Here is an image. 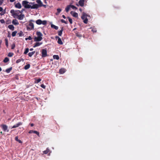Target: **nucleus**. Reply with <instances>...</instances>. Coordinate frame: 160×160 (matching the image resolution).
<instances>
[{"instance_id": "nucleus-1", "label": "nucleus", "mask_w": 160, "mask_h": 160, "mask_svg": "<svg viewBox=\"0 0 160 160\" xmlns=\"http://www.w3.org/2000/svg\"><path fill=\"white\" fill-rule=\"evenodd\" d=\"M29 3V2L27 1H23L22 2V6H24L26 8H31V9H34V8H32L33 5L31 6L28 4ZM29 4L32 5L33 4V3L30 2L29 3Z\"/></svg>"}, {"instance_id": "nucleus-2", "label": "nucleus", "mask_w": 160, "mask_h": 160, "mask_svg": "<svg viewBox=\"0 0 160 160\" xmlns=\"http://www.w3.org/2000/svg\"><path fill=\"white\" fill-rule=\"evenodd\" d=\"M36 35L37 36V37H35L34 38V41H41L42 39V36H43L41 32L39 31H37L36 33Z\"/></svg>"}, {"instance_id": "nucleus-3", "label": "nucleus", "mask_w": 160, "mask_h": 160, "mask_svg": "<svg viewBox=\"0 0 160 160\" xmlns=\"http://www.w3.org/2000/svg\"><path fill=\"white\" fill-rule=\"evenodd\" d=\"M36 2L38 4H35L33 5L32 8L34 9H38L39 7H42V3L41 0H37Z\"/></svg>"}, {"instance_id": "nucleus-4", "label": "nucleus", "mask_w": 160, "mask_h": 160, "mask_svg": "<svg viewBox=\"0 0 160 160\" xmlns=\"http://www.w3.org/2000/svg\"><path fill=\"white\" fill-rule=\"evenodd\" d=\"M88 16L89 17L90 16L89 15H88L84 12H82L81 18L83 20V22L85 24H87L88 22V19L87 18Z\"/></svg>"}, {"instance_id": "nucleus-5", "label": "nucleus", "mask_w": 160, "mask_h": 160, "mask_svg": "<svg viewBox=\"0 0 160 160\" xmlns=\"http://www.w3.org/2000/svg\"><path fill=\"white\" fill-rule=\"evenodd\" d=\"M34 24L32 22H30L28 26H27V30H32L34 28Z\"/></svg>"}, {"instance_id": "nucleus-6", "label": "nucleus", "mask_w": 160, "mask_h": 160, "mask_svg": "<svg viewBox=\"0 0 160 160\" xmlns=\"http://www.w3.org/2000/svg\"><path fill=\"white\" fill-rule=\"evenodd\" d=\"M18 11H19V10L14 11L13 9H12L10 11V12L12 14V16L14 18H16V16H18V14H19V13L18 12Z\"/></svg>"}, {"instance_id": "nucleus-7", "label": "nucleus", "mask_w": 160, "mask_h": 160, "mask_svg": "<svg viewBox=\"0 0 160 160\" xmlns=\"http://www.w3.org/2000/svg\"><path fill=\"white\" fill-rule=\"evenodd\" d=\"M42 57H45L47 56V51L46 49H42Z\"/></svg>"}, {"instance_id": "nucleus-8", "label": "nucleus", "mask_w": 160, "mask_h": 160, "mask_svg": "<svg viewBox=\"0 0 160 160\" xmlns=\"http://www.w3.org/2000/svg\"><path fill=\"white\" fill-rule=\"evenodd\" d=\"M1 127L4 132H8L9 130L8 129V127L7 125L5 124H2L1 125Z\"/></svg>"}, {"instance_id": "nucleus-9", "label": "nucleus", "mask_w": 160, "mask_h": 160, "mask_svg": "<svg viewBox=\"0 0 160 160\" xmlns=\"http://www.w3.org/2000/svg\"><path fill=\"white\" fill-rule=\"evenodd\" d=\"M24 17L25 16L24 14H21L20 15H18V16H16V18H17L19 20H22L23 19Z\"/></svg>"}, {"instance_id": "nucleus-10", "label": "nucleus", "mask_w": 160, "mask_h": 160, "mask_svg": "<svg viewBox=\"0 0 160 160\" xmlns=\"http://www.w3.org/2000/svg\"><path fill=\"white\" fill-rule=\"evenodd\" d=\"M22 123L21 122H18V123L13 125L12 128L11 129L15 128L18 127L22 125Z\"/></svg>"}, {"instance_id": "nucleus-11", "label": "nucleus", "mask_w": 160, "mask_h": 160, "mask_svg": "<svg viewBox=\"0 0 160 160\" xmlns=\"http://www.w3.org/2000/svg\"><path fill=\"white\" fill-rule=\"evenodd\" d=\"M84 0H80L78 2L79 5L81 7H83L84 5Z\"/></svg>"}, {"instance_id": "nucleus-12", "label": "nucleus", "mask_w": 160, "mask_h": 160, "mask_svg": "<svg viewBox=\"0 0 160 160\" xmlns=\"http://www.w3.org/2000/svg\"><path fill=\"white\" fill-rule=\"evenodd\" d=\"M70 13L73 16V17L77 18L78 16V14L77 12H73L72 11H71Z\"/></svg>"}, {"instance_id": "nucleus-13", "label": "nucleus", "mask_w": 160, "mask_h": 160, "mask_svg": "<svg viewBox=\"0 0 160 160\" xmlns=\"http://www.w3.org/2000/svg\"><path fill=\"white\" fill-rule=\"evenodd\" d=\"M15 6L16 8L19 9L21 8L22 7L21 5L19 2H18L16 4Z\"/></svg>"}, {"instance_id": "nucleus-14", "label": "nucleus", "mask_w": 160, "mask_h": 160, "mask_svg": "<svg viewBox=\"0 0 160 160\" xmlns=\"http://www.w3.org/2000/svg\"><path fill=\"white\" fill-rule=\"evenodd\" d=\"M12 23L15 25H18L19 24V23L18 20L16 19H14L12 20Z\"/></svg>"}, {"instance_id": "nucleus-15", "label": "nucleus", "mask_w": 160, "mask_h": 160, "mask_svg": "<svg viewBox=\"0 0 160 160\" xmlns=\"http://www.w3.org/2000/svg\"><path fill=\"white\" fill-rule=\"evenodd\" d=\"M42 44V42H37L34 44L33 47L35 48L36 47L39 46Z\"/></svg>"}, {"instance_id": "nucleus-16", "label": "nucleus", "mask_w": 160, "mask_h": 160, "mask_svg": "<svg viewBox=\"0 0 160 160\" xmlns=\"http://www.w3.org/2000/svg\"><path fill=\"white\" fill-rule=\"evenodd\" d=\"M63 30V28L62 27L61 29L58 32V35L59 36H61L62 34V32Z\"/></svg>"}, {"instance_id": "nucleus-17", "label": "nucleus", "mask_w": 160, "mask_h": 160, "mask_svg": "<svg viewBox=\"0 0 160 160\" xmlns=\"http://www.w3.org/2000/svg\"><path fill=\"white\" fill-rule=\"evenodd\" d=\"M8 28L12 31H13L14 29V26L12 25H10L8 26Z\"/></svg>"}, {"instance_id": "nucleus-18", "label": "nucleus", "mask_w": 160, "mask_h": 160, "mask_svg": "<svg viewBox=\"0 0 160 160\" xmlns=\"http://www.w3.org/2000/svg\"><path fill=\"white\" fill-rule=\"evenodd\" d=\"M50 151V149L49 148H47L46 150H45L43 152V154H48Z\"/></svg>"}, {"instance_id": "nucleus-19", "label": "nucleus", "mask_w": 160, "mask_h": 160, "mask_svg": "<svg viewBox=\"0 0 160 160\" xmlns=\"http://www.w3.org/2000/svg\"><path fill=\"white\" fill-rule=\"evenodd\" d=\"M42 21L41 19H38L36 21V22L38 25L42 24Z\"/></svg>"}, {"instance_id": "nucleus-20", "label": "nucleus", "mask_w": 160, "mask_h": 160, "mask_svg": "<svg viewBox=\"0 0 160 160\" xmlns=\"http://www.w3.org/2000/svg\"><path fill=\"white\" fill-rule=\"evenodd\" d=\"M70 8H71L70 5H68L65 8V11L66 12H68L69 11Z\"/></svg>"}, {"instance_id": "nucleus-21", "label": "nucleus", "mask_w": 160, "mask_h": 160, "mask_svg": "<svg viewBox=\"0 0 160 160\" xmlns=\"http://www.w3.org/2000/svg\"><path fill=\"white\" fill-rule=\"evenodd\" d=\"M30 66V65L29 64H27L24 67V69L25 70H27L28 69Z\"/></svg>"}, {"instance_id": "nucleus-22", "label": "nucleus", "mask_w": 160, "mask_h": 160, "mask_svg": "<svg viewBox=\"0 0 160 160\" xmlns=\"http://www.w3.org/2000/svg\"><path fill=\"white\" fill-rule=\"evenodd\" d=\"M65 72V69L64 68H61L59 70V72L61 74H62L64 73Z\"/></svg>"}, {"instance_id": "nucleus-23", "label": "nucleus", "mask_w": 160, "mask_h": 160, "mask_svg": "<svg viewBox=\"0 0 160 160\" xmlns=\"http://www.w3.org/2000/svg\"><path fill=\"white\" fill-rule=\"evenodd\" d=\"M51 27L52 28H54V29H55L56 30H58V27L56 26L53 24H52L51 25Z\"/></svg>"}, {"instance_id": "nucleus-24", "label": "nucleus", "mask_w": 160, "mask_h": 160, "mask_svg": "<svg viewBox=\"0 0 160 160\" xmlns=\"http://www.w3.org/2000/svg\"><path fill=\"white\" fill-rule=\"evenodd\" d=\"M58 44H59L60 45H62L63 43L62 41V40L60 38H59L58 41Z\"/></svg>"}, {"instance_id": "nucleus-25", "label": "nucleus", "mask_w": 160, "mask_h": 160, "mask_svg": "<svg viewBox=\"0 0 160 160\" xmlns=\"http://www.w3.org/2000/svg\"><path fill=\"white\" fill-rule=\"evenodd\" d=\"M53 58L54 59H55L56 60H58L59 58L58 55H54L53 56Z\"/></svg>"}, {"instance_id": "nucleus-26", "label": "nucleus", "mask_w": 160, "mask_h": 160, "mask_svg": "<svg viewBox=\"0 0 160 160\" xmlns=\"http://www.w3.org/2000/svg\"><path fill=\"white\" fill-rule=\"evenodd\" d=\"M15 140L18 142L19 143H22V141L21 140L18 139V136H16L15 137Z\"/></svg>"}, {"instance_id": "nucleus-27", "label": "nucleus", "mask_w": 160, "mask_h": 160, "mask_svg": "<svg viewBox=\"0 0 160 160\" xmlns=\"http://www.w3.org/2000/svg\"><path fill=\"white\" fill-rule=\"evenodd\" d=\"M35 51L30 52L28 53V55L30 57H31L35 53Z\"/></svg>"}, {"instance_id": "nucleus-28", "label": "nucleus", "mask_w": 160, "mask_h": 160, "mask_svg": "<svg viewBox=\"0 0 160 160\" xmlns=\"http://www.w3.org/2000/svg\"><path fill=\"white\" fill-rule=\"evenodd\" d=\"M12 67L10 68H8L6 70V72L8 73H9L12 70Z\"/></svg>"}, {"instance_id": "nucleus-29", "label": "nucleus", "mask_w": 160, "mask_h": 160, "mask_svg": "<svg viewBox=\"0 0 160 160\" xmlns=\"http://www.w3.org/2000/svg\"><path fill=\"white\" fill-rule=\"evenodd\" d=\"M41 81V79H40V78H39L38 79H36L34 82H35V83H38L39 82H40Z\"/></svg>"}, {"instance_id": "nucleus-30", "label": "nucleus", "mask_w": 160, "mask_h": 160, "mask_svg": "<svg viewBox=\"0 0 160 160\" xmlns=\"http://www.w3.org/2000/svg\"><path fill=\"white\" fill-rule=\"evenodd\" d=\"M5 44L6 47L8 48V40L7 38H6L5 39Z\"/></svg>"}, {"instance_id": "nucleus-31", "label": "nucleus", "mask_w": 160, "mask_h": 160, "mask_svg": "<svg viewBox=\"0 0 160 160\" xmlns=\"http://www.w3.org/2000/svg\"><path fill=\"white\" fill-rule=\"evenodd\" d=\"M9 60V58L7 57H6L4 60H3V61L4 62L6 63L8 62Z\"/></svg>"}, {"instance_id": "nucleus-32", "label": "nucleus", "mask_w": 160, "mask_h": 160, "mask_svg": "<svg viewBox=\"0 0 160 160\" xmlns=\"http://www.w3.org/2000/svg\"><path fill=\"white\" fill-rule=\"evenodd\" d=\"M21 61H24V59L22 58L21 59H18V60H17L16 61V63H19Z\"/></svg>"}, {"instance_id": "nucleus-33", "label": "nucleus", "mask_w": 160, "mask_h": 160, "mask_svg": "<svg viewBox=\"0 0 160 160\" xmlns=\"http://www.w3.org/2000/svg\"><path fill=\"white\" fill-rule=\"evenodd\" d=\"M17 33V32L16 31L12 32V36L13 37L15 36Z\"/></svg>"}, {"instance_id": "nucleus-34", "label": "nucleus", "mask_w": 160, "mask_h": 160, "mask_svg": "<svg viewBox=\"0 0 160 160\" xmlns=\"http://www.w3.org/2000/svg\"><path fill=\"white\" fill-rule=\"evenodd\" d=\"M47 23V21L46 20L42 21V24L43 25H46Z\"/></svg>"}, {"instance_id": "nucleus-35", "label": "nucleus", "mask_w": 160, "mask_h": 160, "mask_svg": "<svg viewBox=\"0 0 160 160\" xmlns=\"http://www.w3.org/2000/svg\"><path fill=\"white\" fill-rule=\"evenodd\" d=\"M29 51V49L28 48H27L25 49V51L24 52V54H27Z\"/></svg>"}, {"instance_id": "nucleus-36", "label": "nucleus", "mask_w": 160, "mask_h": 160, "mask_svg": "<svg viewBox=\"0 0 160 160\" xmlns=\"http://www.w3.org/2000/svg\"><path fill=\"white\" fill-rule=\"evenodd\" d=\"M19 37H21L23 36V32L22 31H21L20 32L18 33Z\"/></svg>"}, {"instance_id": "nucleus-37", "label": "nucleus", "mask_w": 160, "mask_h": 160, "mask_svg": "<svg viewBox=\"0 0 160 160\" xmlns=\"http://www.w3.org/2000/svg\"><path fill=\"white\" fill-rule=\"evenodd\" d=\"M71 7L73 9L76 10L77 9V8L74 5H70Z\"/></svg>"}, {"instance_id": "nucleus-38", "label": "nucleus", "mask_w": 160, "mask_h": 160, "mask_svg": "<svg viewBox=\"0 0 160 160\" xmlns=\"http://www.w3.org/2000/svg\"><path fill=\"white\" fill-rule=\"evenodd\" d=\"M13 55V53L12 52H9L8 54V56L9 57H12Z\"/></svg>"}, {"instance_id": "nucleus-39", "label": "nucleus", "mask_w": 160, "mask_h": 160, "mask_svg": "<svg viewBox=\"0 0 160 160\" xmlns=\"http://www.w3.org/2000/svg\"><path fill=\"white\" fill-rule=\"evenodd\" d=\"M68 21L70 23V24L72 23V19L71 18H70L69 17H68Z\"/></svg>"}, {"instance_id": "nucleus-40", "label": "nucleus", "mask_w": 160, "mask_h": 160, "mask_svg": "<svg viewBox=\"0 0 160 160\" xmlns=\"http://www.w3.org/2000/svg\"><path fill=\"white\" fill-rule=\"evenodd\" d=\"M33 133L36 134L38 136H39V132H38L37 131H34Z\"/></svg>"}, {"instance_id": "nucleus-41", "label": "nucleus", "mask_w": 160, "mask_h": 160, "mask_svg": "<svg viewBox=\"0 0 160 160\" xmlns=\"http://www.w3.org/2000/svg\"><path fill=\"white\" fill-rule=\"evenodd\" d=\"M61 21L62 22V23H64L65 24H67L68 23V22H66L63 19H61Z\"/></svg>"}, {"instance_id": "nucleus-42", "label": "nucleus", "mask_w": 160, "mask_h": 160, "mask_svg": "<svg viewBox=\"0 0 160 160\" xmlns=\"http://www.w3.org/2000/svg\"><path fill=\"white\" fill-rule=\"evenodd\" d=\"M15 44H13L11 46V49H14L15 48Z\"/></svg>"}, {"instance_id": "nucleus-43", "label": "nucleus", "mask_w": 160, "mask_h": 160, "mask_svg": "<svg viewBox=\"0 0 160 160\" xmlns=\"http://www.w3.org/2000/svg\"><path fill=\"white\" fill-rule=\"evenodd\" d=\"M28 39L31 40L32 39V38L30 36H29V37L28 38H25V40H27Z\"/></svg>"}, {"instance_id": "nucleus-44", "label": "nucleus", "mask_w": 160, "mask_h": 160, "mask_svg": "<svg viewBox=\"0 0 160 160\" xmlns=\"http://www.w3.org/2000/svg\"><path fill=\"white\" fill-rule=\"evenodd\" d=\"M57 12H58L60 13L62 11V9L60 8H58L57 9Z\"/></svg>"}, {"instance_id": "nucleus-45", "label": "nucleus", "mask_w": 160, "mask_h": 160, "mask_svg": "<svg viewBox=\"0 0 160 160\" xmlns=\"http://www.w3.org/2000/svg\"><path fill=\"white\" fill-rule=\"evenodd\" d=\"M41 87L42 88H44V89H45V88H46V86H45L43 84H42L41 85Z\"/></svg>"}, {"instance_id": "nucleus-46", "label": "nucleus", "mask_w": 160, "mask_h": 160, "mask_svg": "<svg viewBox=\"0 0 160 160\" xmlns=\"http://www.w3.org/2000/svg\"><path fill=\"white\" fill-rule=\"evenodd\" d=\"M0 22L2 23H5V21L3 19L0 20Z\"/></svg>"}, {"instance_id": "nucleus-47", "label": "nucleus", "mask_w": 160, "mask_h": 160, "mask_svg": "<svg viewBox=\"0 0 160 160\" xmlns=\"http://www.w3.org/2000/svg\"><path fill=\"white\" fill-rule=\"evenodd\" d=\"M92 31L94 32H97V30L96 28H93L92 29Z\"/></svg>"}, {"instance_id": "nucleus-48", "label": "nucleus", "mask_w": 160, "mask_h": 160, "mask_svg": "<svg viewBox=\"0 0 160 160\" xmlns=\"http://www.w3.org/2000/svg\"><path fill=\"white\" fill-rule=\"evenodd\" d=\"M33 131H33L32 130H31L29 131L28 133H33Z\"/></svg>"}, {"instance_id": "nucleus-49", "label": "nucleus", "mask_w": 160, "mask_h": 160, "mask_svg": "<svg viewBox=\"0 0 160 160\" xmlns=\"http://www.w3.org/2000/svg\"><path fill=\"white\" fill-rule=\"evenodd\" d=\"M59 38L58 36H55V38L56 39H58H58L59 38Z\"/></svg>"}, {"instance_id": "nucleus-50", "label": "nucleus", "mask_w": 160, "mask_h": 160, "mask_svg": "<svg viewBox=\"0 0 160 160\" xmlns=\"http://www.w3.org/2000/svg\"><path fill=\"white\" fill-rule=\"evenodd\" d=\"M2 41L1 40H0V48H1V45L2 43Z\"/></svg>"}, {"instance_id": "nucleus-51", "label": "nucleus", "mask_w": 160, "mask_h": 160, "mask_svg": "<svg viewBox=\"0 0 160 160\" xmlns=\"http://www.w3.org/2000/svg\"><path fill=\"white\" fill-rule=\"evenodd\" d=\"M3 10V8L2 7H0V12L2 11Z\"/></svg>"}, {"instance_id": "nucleus-52", "label": "nucleus", "mask_w": 160, "mask_h": 160, "mask_svg": "<svg viewBox=\"0 0 160 160\" xmlns=\"http://www.w3.org/2000/svg\"><path fill=\"white\" fill-rule=\"evenodd\" d=\"M46 6H47L46 5H44L43 4H42V7H43L45 8H46Z\"/></svg>"}, {"instance_id": "nucleus-53", "label": "nucleus", "mask_w": 160, "mask_h": 160, "mask_svg": "<svg viewBox=\"0 0 160 160\" xmlns=\"http://www.w3.org/2000/svg\"><path fill=\"white\" fill-rule=\"evenodd\" d=\"M15 0H10V2H14Z\"/></svg>"}, {"instance_id": "nucleus-54", "label": "nucleus", "mask_w": 160, "mask_h": 160, "mask_svg": "<svg viewBox=\"0 0 160 160\" xmlns=\"http://www.w3.org/2000/svg\"><path fill=\"white\" fill-rule=\"evenodd\" d=\"M62 17H63V18L64 19H65L66 18V17L64 15H62Z\"/></svg>"}, {"instance_id": "nucleus-55", "label": "nucleus", "mask_w": 160, "mask_h": 160, "mask_svg": "<svg viewBox=\"0 0 160 160\" xmlns=\"http://www.w3.org/2000/svg\"><path fill=\"white\" fill-rule=\"evenodd\" d=\"M24 10V9H22V11H19V12L20 13H22V12H23V10Z\"/></svg>"}, {"instance_id": "nucleus-56", "label": "nucleus", "mask_w": 160, "mask_h": 160, "mask_svg": "<svg viewBox=\"0 0 160 160\" xmlns=\"http://www.w3.org/2000/svg\"><path fill=\"white\" fill-rule=\"evenodd\" d=\"M60 13L58 12H57L56 13V15H58Z\"/></svg>"}, {"instance_id": "nucleus-57", "label": "nucleus", "mask_w": 160, "mask_h": 160, "mask_svg": "<svg viewBox=\"0 0 160 160\" xmlns=\"http://www.w3.org/2000/svg\"><path fill=\"white\" fill-rule=\"evenodd\" d=\"M30 125L31 127H33L34 126V124L33 123H31Z\"/></svg>"}, {"instance_id": "nucleus-58", "label": "nucleus", "mask_w": 160, "mask_h": 160, "mask_svg": "<svg viewBox=\"0 0 160 160\" xmlns=\"http://www.w3.org/2000/svg\"><path fill=\"white\" fill-rule=\"evenodd\" d=\"M44 2L46 4L47 3L46 0H44Z\"/></svg>"}, {"instance_id": "nucleus-59", "label": "nucleus", "mask_w": 160, "mask_h": 160, "mask_svg": "<svg viewBox=\"0 0 160 160\" xmlns=\"http://www.w3.org/2000/svg\"><path fill=\"white\" fill-rule=\"evenodd\" d=\"M33 50V49L32 48H30V51H32Z\"/></svg>"}, {"instance_id": "nucleus-60", "label": "nucleus", "mask_w": 160, "mask_h": 160, "mask_svg": "<svg viewBox=\"0 0 160 160\" xmlns=\"http://www.w3.org/2000/svg\"><path fill=\"white\" fill-rule=\"evenodd\" d=\"M79 10L81 12L82 11V9L81 8L79 9Z\"/></svg>"}, {"instance_id": "nucleus-61", "label": "nucleus", "mask_w": 160, "mask_h": 160, "mask_svg": "<svg viewBox=\"0 0 160 160\" xmlns=\"http://www.w3.org/2000/svg\"><path fill=\"white\" fill-rule=\"evenodd\" d=\"M35 98L36 99H37V100H38V97H35Z\"/></svg>"}, {"instance_id": "nucleus-62", "label": "nucleus", "mask_w": 160, "mask_h": 160, "mask_svg": "<svg viewBox=\"0 0 160 160\" xmlns=\"http://www.w3.org/2000/svg\"><path fill=\"white\" fill-rule=\"evenodd\" d=\"M2 71V69L0 67V72Z\"/></svg>"}, {"instance_id": "nucleus-63", "label": "nucleus", "mask_w": 160, "mask_h": 160, "mask_svg": "<svg viewBox=\"0 0 160 160\" xmlns=\"http://www.w3.org/2000/svg\"><path fill=\"white\" fill-rule=\"evenodd\" d=\"M0 133H1V134H2V132H1Z\"/></svg>"}, {"instance_id": "nucleus-64", "label": "nucleus", "mask_w": 160, "mask_h": 160, "mask_svg": "<svg viewBox=\"0 0 160 160\" xmlns=\"http://www.w3.org/2000/svg\"><path fill=\"white\" fill-rule=\"evenodd\" d=\"M8 37H9V35H8Z\"/></svg>"}]
</instances>
